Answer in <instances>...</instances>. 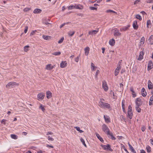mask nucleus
<instances>
[{"label":"nucleus","mask_w":153,"mask_h":153,"mask_svg":"<svg viewBox=\"0 0 153 153\" xmlns=\"http://www.w3.org/2000/svg\"><path fill=\"white\" fill-rule=\"evenodd\" d=\"M104 99L102 98L100 99V101L99 102V106L101 108L103 109H107L109 110L111 109V105L108 103L104 102Z\"/></svg>","instance_id":"nucleus-1"},{"label":"nucleus","mask_w":153,"mask_h":153,"mask_svg":"<svg viewBox=\"0 0 153 153\" xmlns=\"http://www.w3.org/2000/svg\"><path fill=\"white\" fill-rule=\"evenodd\" d=\"M83 6L80 5H70L68 7V9L69 10H71L72 9L75 8L76 9H78L79 10H81L83 9Z\"/></svg>","instance_id":"nucleus-2"},{"label":"nucleus","mask_w":153,"mask_h":153,"mask_svg":"<svg viewBox=\"0 0 153 153\" xmlns=\"http://www.w3.org/2000/svg\"><path fill=\"white\" fill-rule=\"evenodd\" d=\"M121 61L122 60L120 61L117 65V68H116L114 71V75L115 76H117L121 68Z\"/></svg>","instance_id":"nucleus-3"},{"label":"nucleus","mask_w":153,"mask_h":153,"mask_svg":"<svg viewBox=\"0 0 153 153\" xmlns=\"http://www.w3.org/2000/svg\"><path fill=\"white\" fill-rule=\"evenodd\" d=\"M102 131L105 132L107 134H109L110 132L108 126L105 124H103L102 126Z\"/></svg>","instance_id":"nucleus-4"},{"label":"nucleus","mask_w":153,"mask_h":153,"mask_svg":"<svg viewBox=\"0 0 153 153\" xmlns=\"http://www.w3.org/2000/svg\"><path fill=\"white\" fill-rule=\"evenodd\" d=\"M18 84L17 83L14 82H10L8 83L6 85L7 88H12L15 87L16 86L18 85Z\"/></svg>","instance_id":"nucleus-5"},{"label":"nucleus","mask_w":153,"mask_h":153,"mask_svg":"<svg viewBox=\"0 0 153 153\" xmlns=\"http://www.w3.org/2000/svg\"><path fill=\"white\" fill-rule=\"evenodd\" d=\"M102 85L103 88L105 91H107L108 90V86L105 81H102Z\"/></svg>","instance_id":"nucleus-6"},{"label":"nucleus","mask_w":153,"mask_h":153,"mask_svg":"<svg viewBox=\"0 0 153 153\" xmlns=\"http://www.w3.org/2000/svg\"><path fill=\"white\" fill-rule=\"evenodd\" d=\"M45 96V94L43 93L38 94L37 95V97L39 100H43Z\"/></svg>","instance_id":"nucleus-7"},{"label":"nucleus","mask_w":153,"mask_h":153,"mask_svg":"<svg viewBox=\"0 0 153 153\" xmlns=\"http://www.w3.org/2000/svg\"><path fill=\"white\" fill-rule=\"evenodd\" d=\"M114 30V36H118L121 35V33L119 32V30L117 28H115Z\"/></svg>","instance_id":"nucleus-8"},{"label":"nucleus","mask_w":153,"mask_h":153,"mask_svg":"<svg viewBox=\"0 0 153 153\" xmlns=\"http://www.w3.org/2000/svg\"><path fill=\"white\" fill-rule=\"evenodd\" d=\"M144 54V52L142 51L140 52L139 57L137 59L139 61L141 60L143 58V55Z\"/></svg>","instance_id":"nucleus-9"},{"label":"nucleus","mask_w":153,"mask_h":153,"mask_svg":"<svg viewBox=\"0 0 153 153\" xmlns=\"http://www.w3.org/2000/svg\"><path fill=\"white\" fill-rule=\"evenodd\" d=\"M101 146L104 150H110L111 149L110 146L109 145L107 144L106 145H101Z\"/></svg>","instance_id":"nucleus-10"},{"label":"nucleus","mask_w":153,"mask_h":153,"mask_svg":"<svg viewBox=\"0 0 153 153\" xmlns=\"http://www.w3.org/2000/svg\"><path fill=\"white\" fill-rule=\"evenodd\" d=\"M99 31L98 30H92L89 31L88 32V35H94L95 34H97Z\"/></svg>","instance_id":"nucleus-11"},{"label":"nucleus","mask_w":153,"mask_h":153,"mask_svg":"<svg viewBox=\"0 0 153 153\" xmlns=\"http://www.w3.org/2000/svg\"><path fill=\"white\" fill-rule=\"evenodd\" d=\"M153 67V64L152 62L150 60L149 61L148 64V70H151Z\"/></svg>","instance_id":"nucleus-12"},{"label":"nucleus","mask_w":153,"mask_h":153,"mask_svg":"<svg viewBox=\"0 0 153 153\" xmlns=\"http://www.w3.org/2000/svg\"><path fill=\"white\" fill-rule=\"evenodd\" d=\"M67 65L66 61H62L60 64V67L62 68H65Z\"/></svg>","instance_id":"nucleus-13"},{"label":"nucleus","mask_w":153,"mask_h":153,"mask_svg":"<svg viewBox=\"0 0 153 153\" xmlns=\"http://www.w3.org/2000/svg\"><path fill=\"white\" fill-rule=\"evenodd\" d=\"M132 26L134 30H137L138 27V25L137 24L136 21H134L133 22Z\"/></svg>","instance_id":"nucleus-14"},{"label":"nucleus","mask_w":153,"mask_h":153,"mask_svg":"<svg viewBox=\"0 0 153 153\" xmlns=\"http://www.w3.org/2000/svg\"><path fill=\"white\" fill-rule=\"evenodd\" d=\"M54 66L51 64H48L46 65L45 69L48 70H51L53 68Z\"/></svg>","instance_id":"nucleus-15"},{"label":"nucleus","mask_w":153,"mask_h":153,"mask_svg":"<svg viewBox=\"0 0 153 153\" xmlns=\"http://www.w3.org/2000/svg\"><path fill=\"white\" fill-rule=\"evenodd\" d=\"M148 87L149 89H152L153 87V84L150 80H149L148 82Z\"/></svg>","instance_id":"nucleus-16"},{"label":"nucleus","mask_w":153,"mask_h":153,"mask_svg":"<svg viewBox=\"0 0 153 153\" xmlns=\"http://www.w3.org/2000/svg\"><path fill=\"white\" fill-rule=\"evenodd\" d=\"M47 98L48 99L50 98L52 96V94L50 91H47L46 92Z\"/></svg>","instance_id":"nucleus-17"},{"label":"nucleus","mask_w":153,"mask_h":153,"mask_svg":"<svg viewBox=\"0 0 153 153\" xmlns=\"http://www.w3.org/2000/svg\"><path fill=\"white\" fill-rule=\"evenodd\" d=\"M104 118L106 122L108 123L110 121V117L107 115H104Z\"/></svg>","instance_id":"nucleus-18"},{"label":"nucleus","mask_w":153,"mask_h":153,"mask_svg":"<svg viewBox=\"0 0 153 153\" xmlns=\"http://www.w3.org/2000/svg\"><path fill=\"white\" fill-rule=\"evenodd\" d=\"M141 93L142 96L144 97H145L147 95V93L145 89L144 88L142 89Z\"/></svg>","instance_id":"nucleus-19"},{"label":"nucleus","mask_w":153,"mask_h":153,"mask_svg":"<svg viewBox=\"0 0 153 153\" xmlns=\"http://www.w3.org/2000/svg\"><path fill=\"white\" fill-rule=\"evenodd\" d=\"M130 27L129 25H128L127 26H124L122 28H121L120 29V30L121 31H125L126 30H127L128 29L129 27Z\"/></svg>","instance_id":"nucleus-20"},{"label":"nucleus","mask_w":153,"mask_h":153,"mask_svg":"<svg viewBox=\"0 0 153 153\" xmlns=\"http://www.w3.org/2000/svg\"><path fill=\"white\" fill-rule=\"evenodd\" d=\"M85 53L86 56H88L89 53L90 48L88 47H86L85 49Z\"/></svg>","instance_id":"nucleus-21"},{"label":"nucleus","mask_w":153,"mask_h":153,"mask_svg":"<svg viewBox=\"0 0 153 153\" xmlns=\"http://www.w3.org/2000/svg\"><path fill=\"white\" fill-rule=\"evenodd\" d=\"M41 10L38 8L35 9L33 11V13L35 14L39 13L41 12Z\"/></svg>","instance_id":"nucleus-22"},{"label":"nucleus","mask_w":153,"mask_h":153,"mask_svg":"<svg viewBox=\"0 0 153 153\" xmlns=\"http://www.w3.org/2000/svg\"><path fill=\"white\" fill-rule=\"evenodd\" d=\"M128 144L129 147V148L131 150V152L133 153H136V152L135 150L134 149L133 147L129 143H128Z\"/></svg>","instance_id":"nucleus-23"},{"label":"nucleus","mask_w":153,"mask_h":153,"mask_svg":"<svg viewBox=\"0 0 153 153\" xmlns=\"http://www.w3.org/2000/svg\"><path fill=\"white\" fill-rule=\"evenodd\" d=\"M95 134L96 135V136L97 137V138L100 140V141L103 142L104 141V140L102 139V138L100 137V135L98 134L97 133H95Z\"/></svg>","instance_id":"nucleus-24"},{"label":"nucleus","mask_w":153,"mask_h":153,"mask_svg":"<svg viewBox=\"0 0 153 153\" xmlns=\"http://www.w3.org/2000/svg\"><path fill=\"white\" fill-rule=\"evenodd\" d=\"M91 69L92 71H95L97 68V67L95 66L94 64V63L92 62H91Z\"/></svg>","instance_id":"nucleus-25"},{"label":"nucleus","mask_w":153,"mask_h":153,"mask_svg":"<svg viewBox=\"0 0 153 153\" xmlns=\"http://www.w3.org/2000/svg\"><path fill=\"white\" fill-rule=\"evenodd\" d=\"M115 43V40L114 39H112L109 42V45L111 46H113L114 45Z\"/></svg>","instance_id":"nucleus-26"},{"label":"nucleus","mask_w":153,"mask_h":153,"mask_svg":"<svg viewBox=\"0 0 153 153\" xmlns=\"http://www.w3.org/2000/svg\"><path fill=\"white\" fill-rule=\"evenodd\" d=\"M107 135H108V137L109 138H110L112 140H115L116 139V138L110 132L109 133V134H107Z\"/></svg>","instance_id":"nucleus-27"},{"label":"nucleus","mask_w":153,"mask_h":153,"mask_svg":"<svg viewBox=\"0 0 153 153\" xmlns=\"http://www.w3.org/2000/svg\"><path fill=\"white\" fill-rule=\"evenodd\" d=\"M153 36L152 35H151L149 37V41L151 45H152L153 44Z\"/></svg>","instance_id":"nucleus-28"},{"label":"nucleus","mask_w":153,"mask_h":153,"mask_svg":"<svg viewBox=\"0 0 153 153\" xmlns=\"http://www.w3.org/2000/svg\"><path fill=\"white\" fill-rule=\"evenodd\" d=\"M152 26L151 21L149 20H147V26L148 28H150Z\"/></svg>","instance_id":"nucleus-29"},{"label":"nucleus","mask_w":153,"mask_h":153,"mask_svg":"<svg viewBox=\"0 0 153 153\" xmlns=\"http://www.w3.org/2000/svg\"><path fill=\"white\" fill-rule=\"evenodd\" d=\"M149 104V105H153V94L150 98Z\"/></svg>","instance_id":"nucleus-30"},{"label":"nucleus","mask_w":153,"mask_h":153,"mask_svg":"<svg viewBox=\"0 0 153 153\" xmlns=\"http://www.w3.org/2000/svg\"><path fill=\"white\" fill-rule=\"evenodd\" d=\"M51 37L49 36H45V35H43L42 38L43 39L45 40H49L51 38Z\"/></svg>","instance_id":"nucleus-31"},{"label":"nucleus","mask_w":153,"mask_h":153,"mask_svg":"<svg viewBox=\"0 0 153 153\" xmlns=\"http://www.w3.org/2000/svg\"><path fill=\"white\" fill-rule=\"evenodd\" d=\"M128 117L130 119H131L132 117L133 114L132 111L128 112Z\"/></svg>","instance_id":"nucleus-32"},{"label":"nucleus","mask_w":153,"mask_h":153,"mask_svg":"<svg viewBox=\"0 0 153 153\" xmlns=\"http://www.w3.org/2000/svg\"><path fill=\"white\" fill-rule=\"evenodd\" d=\"M146 149L147 152L148 153H149L151 152V148L149 146L147 145L146 147Z\"/></svg>","instance_id":"nucleus-33"},{"label":"nucleus","mask_w":153,"mask_h":153,"mask_svg":"<svg viewBox=\"0 0 153 153\" xmlns=\"http://www.w3.org/2000/svg\"><path fill=\"white\" fill-rule=\"evenodd\" d=\"M145 39L144 36H143L141 38L140 43L141 44L143 45L144 43Z\"/></svg>","instance_id":"nucleus-34"},{"label":"nucleus","mask_w":153,"mask_h":153,"mask_svg":"<svg viewBox=\"0 0 153 153\" xmlns=\"http://www.w3.org/2000/svg\"><path fill=\"white\" fill-rule=\"evenodd\" d=\"M75 32L74 31H70L68 32V35L70 36H72L74 34Z\"/></svg>","instance_id":"nucleus-35"},{"label":"nucleus","mask_w":153,"mask_h":153,"mask_svg":"<svg viewBox=\"0 0 153 153\" xmlns=\"http://www.w3.org/2000/svg\"><path fill=\"white\" fill-rule=\"evenodd\" d=\"M10 137L14 139H16L18 138V137L14 134H11L10 135Z\"/></svg>","instance_id":"nucleus-36"},{"label":"nucleus","mask_w":153,"mask_h":153,"mask_svg":"<svg viewBox=\"0 0 153 153\" xmlns=\"http://www.w3.org/2000/svg\"><path fill=\"white\" fill-rule=\"evenodd\" d=\"M61 52H56L53 53H52V54L55 56H59L61 54Z\"/></svg>","instance_id":"nucleus-37"},{"label":"nucleus","mask_w":153,"mask_h":153,"mask_svg":"<svg viewBox=\"0 0 153 153\" xmlns=\"http://www.w3.org/2000/svg\"><path fill=\"white\" fill-rule=\"evenodd\" d=\"M135 18L139 20L140 21L142 20V17L141 16L139 15V14H137L135 16Z\"/></svg>","instance_id":"nucleus-38"},{"label":"nucleus","mask_w":153,"mask_h":153,"mask_svg":"<svg viewBox=\"0 0 153 153\" xmlns=\"http://www.w3.org/2000/svg\"><path fill=\"white\" fill-rule=\"evenodd\" d=\"M75 128L76 129V130L79 132L80 133H82L83 132V131L82 130H80L79 127H75Z\"/></svg>","instance_id":"nucleus-39"},{"label":"nucleus","mask_w":153,"mask_h":153,"mask_svg":"<svg viewBox=\"0 0 153 153\" xmlns=\"http://www.w3.org/2000/svg\"><path fill=\"white\" fill-rule=\"evenodd\" d=\"M99 72L100 71L98 70H97L96 71V74L95 75V79L96 80H97L98 79L97 76L98 74H99Z\"/></svg>","instance_id":"nucleus-40"},{"label":"nucleus","mask_w":153,"mask_h":153,"mask_svg":"<svg viewBox=\"0 0 153 153\" xmlns=\"http://www.w3.org/2000/svg\"><path fill=\"white\" fill-rule=\"evenodd\" d=\"M29 47V46L27 45L24 47V50L25 52H27L28 50V48Z\"/></svg>","instance_id":"nucleus-41"},{"label":"nucleus","mask_w":153,"mask_h":153,"mask_svg":"<svg viewBox=\"0 0 153 153\" xmlns=\"http://www.w3.org/2000/svg\"><path fill=\"white\" fill-rule=\"evenodd\" d=\"M80 141L82 142V144L85 147H86V144H85V142L84 141V140L83 139H82V138H80Z\"/></svg>","instance_id":"nucleus-42"},{"label":"nucleus","mask_w":153,"mask_h":153,"mask_svg":"<svg viewBox=\"0 0 153 153\" xmlns=\"http://www.w3.org/2000/svg\"><path fill=\"white\" fill-rule=\"evenodd\" d=\"M39 108L41 109L43 111H44L45 110V109L44 108V106L42 104L40 105V106L39 107Z\"/></svg>","instance_id":"nucleus-43"},{"label":"nucleus","mask_w":153,"mask_h":153,"mask_svg":"<svg viewBox=\"0 0 153 153\" xmlns=\"http://www.w3.org/2000/svg\"><path fill=\"white\" fill-rule=\"evenodd\" d=\"M97 7H90L89 9L90 10H97Z\"/></svg>","instance_id":"nucleus-44"},{"label":"nucleus","mask_w":153,"mask_h":153,"mask_svg":"<svg viewBox=\"0 0 153 153\" xmlns=\"http://www.w3.org/2000/svg\"><path fill=\"white\" fill-rule=\"evenodd\" d=\"M132 111V107L130 105H129L128 107V112Z\"/></svg>","instance_id":"nucleus-45"},{"label":"nucleus","mask_w":153,"mask_h":153,"mask_svg":"<svg viewBox=\"0 0 153 153\" xmlns=\"http://www.w3.org/2000/svg\"><path fill=\"white\" fill-rule=\"evenodd\" d=\"M107 13H116L115 11L111 10H108L106 11Z\"/></svg>","instance_id":"nucleus-46"},{"label":"nucleus","mask_w":153,"mask_h":153,"mask_svg":"<svg viewBox=\"0 0 153 153\" xmlns=\"http://www.w3.org/2000/svg\"><path fill=\"white\" fill-rule=\"evenodd\" d=\"M64 39V38L63 37H62V38L58 41V43H59V44H60V43H62L63 41V40Z\"/></svg>","instance_id":"nucleus-47"},{"label":"nucleus","mask_w":153,"mask_h":153,"mask_svg":"<svg viewBox=\"0 0 153 153\" xmlns=\"http://www.w3.org/2000/svg\"><path fill=\"white\" fill-rule=\"evenodd\" d=\"M30 8H25L24 9V11L25 12H27L28 11L30 10Z\"/></svg>","instance_id":"nucleus-48"},{"label":"nucleus","mask_w":153,"mask_h":153,"mask_svg":"<svg viewBox=\"0 0 153 153\" xmlns=\"http://www.w3.org/2000/svg\"><path fill=\"white\" fill-rule=\"evenodd\" d=\"M48 139L49 140L53 141L54 140L53 138L50 137V136H48Z\"/></svg>","instance_id":"nucleus-49"},{"label":"nucleus","mask_w":153,"mask_h":153,"mask_svg":"<svg viewBox=\"0 0 153 153\" xmlns=\"http://www.w3.org/2000/svg\"><path fill=\"white\" fill-rule=\"evenodd\" d=\"M122 147L124 151L127 153H129L128 151L127 150V149L125 148L124 146L123 145L122 146Z\"/></svg>","instance_id":"nucleus-50"},{"label":"nucleus","mask_w":153,"mask_h":153,"mask_svg":"<svg viewBox=\"0 0 153 153\" xmlns=\"http://www.w3.org/2000/svg\"><path fill=\"white\" fill-rule=\"evenodd\" d=\"M125 102V100H123L122 101V107H124L125 105H124V102Z\"/></svg>","instance_id":"nucleus-51"},{"label":"nucleus","mask_w":153,"mask_h":153,"mask_svg":"<svg viewBox=\"0 0 153 153\" xmlns=\"http://www.w3.org/2000/svg\"><path fill=\"white\" fill-rule=\"evenodd\" d=\"M79 60V56H77L75 59V61L76 62H78Z\"/></svg>","instance_id":"nucleus-52"},{"label":"nucleus","mask_w":153,"mask_h":153,"mask_svg":"<svg viewBox=\"0 0 153 153\" xmlns=\"http://www.w3.org/2000/svg\"><path fill=\"white\" fill-rule=\"evenodd\" d=\"M132 97H135L136 96V94L134 91V93H132Z\"/></svg>","instance_id":"nucleus-53"},{"label":"nucleus","mask_w":153,"mask_h":153,"mask_svg":"<svg viewBox=\"0 0 153 153\" xmlns=\"http://www.w3.org/2000/svg\"><path fill=\"white\" fill-rule=\"evenodd\" d=\"M36 31V30H33L32 31L31 33H30V36H32V35H33L34 33H35V32Z\"/></svg>","instance_id":"nucleus-54"},{"label":"nucleus","mask_w":153,"mask_h":153,"mask_svg":"<svg viewBox=\"0 0 153 153\" xmlns=\"http://www.w3.org/2000/svg\"><path fill=\"white\" fill-rule=\"evenodd\" d=\"M130 91L132 93H134V89L132 87H131L130 88Z\"/></svg>","instance_id":"nucleus-55"},{"label":"nucleus","mask_w":153,"mask_h":153,"mask_svg":"<svg viewBox=\"0 0 153 153\" xmlns=\"http://www.w3.org/2000/svg\"><path fill=\"white\" fill-rule=\"evenodd\" d=\"M27 30H28V27L27 26H26L25 27V30H24V32L25 33H26L27 31Z\"/></svg>","instance_id":"nucleus-56"},{"label":"nucleus","mask_w":153,"mask_h":153,"mask_svg":"<svg viewBox=\"0 0 153 153\" xmlns=\"http://www.w3.org/2000/svg\"><path fill=\"white\" fill-rule=\"evenodd\" d=\"M146 2L147 3H153V0H148Z\"/></svg>","instance_id":"nucleus-57"},{"label":"nucleus","mask_w":153,"mask_h":153,"mask_svg":"<svg viewBox=\"0 0 153 153\" xmlns=\"http://www.w3.org/2000/svg\"><path fill=\"white\" fill-rule=\"evenodd\" d=\"M46 146L47 147L49 148H53V146H52V145H49L47 144L46 145Z\"/></svg>","instance_id":"nucleus-58"},{"label":"nucleus","mask_w":153,"mask_h":153,"mask_svg":"<svg viewBox=\"0 0 153 153\" xmlns=\"http://www.w3.org/2000/svg\"><path fill=\"white\" fill-rule=\"evenodd\" d=\"M5 120H4V119H3L1 121V123H3L4 124H5Z\"/></svg>","instance_id":"nucleus-59"},{"label":"nucleus","mask_w":153,"mask_h":153,"mask_svg":"<svg viewBox=\"0 0 153 153\" xmlns=\"http://www.w3.org/2000/svg\"><path fill=\"white\" fill-rule=\"evenodd\" d=\"M53 134V133L52 132H51V131H49L46 134L47 135H48L49 134L51 135V134Z\"/></svg>","instance_id":"nucleus-60"},{"label":"nucleus","mask_w":153,"mask_h":153,"mask_svg":"<svg viewBox=\"0 0 153 153\" xmlns=\"http://www.w3.org/2000/svg\"><path fill=\"white\" fill-rule=\"evenodd\" d=\"M136 109L138 112H140L141 111V109L140 108H137Z\"/></svg>","instance_id":"nucleus-61"},{"label":"nucleus","mask_w":153,"mask_h":153,"mask_svg":"<svg viewBox=\"0 0 153 153\" xmlns=\"http://www.w3.org/2000/svg\"><path fill=\"white\" fill-rule=\"evenodd\" d=\"M140 153H146V152L143 150L141 149L140 150Z\"/></svg>","instance_id":"nucleus-62"},{"label":"nucleus","mask_w":153,"mask_h":153,"mask_svg":"<svg viewBox=\"0 0 153 153\" xmlns=\"http://www.w3.org/2000/svg\"><path fill=\"white\" fill-rule=\"evenodd\" d=\"M102 53H104L105 51V48H102Z\"/></svg>","instance_id":"nucleus-63"},{"label":"nucleus","mask_w":153,"mask_h":153,"mask_svg":"<svg viewBox=\"0 0 153 153\" xmlns=\"http://www.w3.org/2000/svg\"><path fill=\"white\" fill-rule=\"evenodd\" d=\"M141 129L143 131H144L145 130V128L144 127H142Z\"/></svg>","instance_id":"nucleus-64"}]
</instances>
